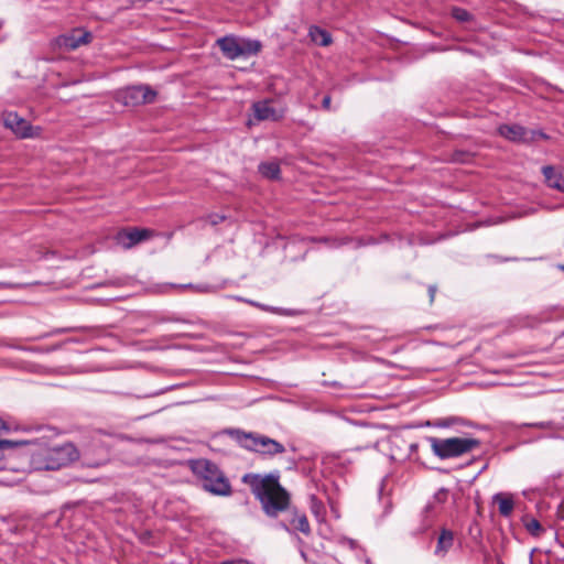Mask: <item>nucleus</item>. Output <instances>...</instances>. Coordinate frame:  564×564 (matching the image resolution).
<instances>
[{"instance_id": "1", "label": "nucleus", "mask_w": 564, "mask_h": 564, "mask_svg": "<svg viewBox=\"0 0 564 564\" xmlns=\"http://www.w3.org/2000/svg\"><path fill=\"white\" fill-rule=\"evenodd\" d=\"M241 481L250 487L251 492L260 501L262 510L268 517L275 518L280 512L290 511V525L305 535L311 533V527L305 513L295 508L290 510V494L280 484V471L274 470L267 475L248 473Z\"/></svg>"}, {"instance_id": "2", "label": "nucleus", "mask_w": 564, "mask_h": 564, "mask_svg": "<svg viewBox=\"0 0 564 564\" xmlns=\"http://www.w3.org/2000/svg\"><path fill=\"white\" fill-rule=\"evenodd\" d=\"M227 434L236 441L240 447L257 453L264 458H273L285 452V446L282 443L257 432L230 429L227 430Z\"/></svg>"}, {"instance_id": "3", "label": "nucleus", "mask_w": 564, "mask_h": 564, "mask_svg": "<svg viewBox=\"0 0 564 564\" xmlns=\"http://www.w3.org/2000/svg\"><path fill=\"white\" fill-rule=\"evenodd\" d=\"M192 470L206 491L215 496L231 495V485L217 464L208 459H197L193 462Z\"/></svg>"}, {"instance_id": "4", "label": "nucleus", "mask_w": 564, "mask_h": 564, "mask_svg": "<svg viewBox=\"0 0 564 564\" xmlns=\"http://www.w3.org/2000/svg\"><path fill=\"white\" fill-rule=\"evenodd\" d=\"M79 451L72 443L48 447L33 455L32 462L39 469L57 470L78 459Z\"/></svg>"}, {"instance_id": "5", "label": "nucleus", "mask_w": 564, "mask_h": 564, "mask_svg": "<svg viewBox=\"0 0 564 564\" xmlns=\"http://www.w3.org/2000/svg\"><path fill=\"white\" fill-rule=\"evenodd\" d=\"M432 452L440 459L459 457L479 447L480 442L473 437H427Z\"/></svg>"}, {"instance_id": "6", "label": "nucleus", "mask_w": 564, "mask_h": 564, "mask_svg": "<svg viewBox=\"0 0 564 564\" xmlns=\"http://www.w3.org/2000/svg\"><path fill=\"white\" fill-rule=\"evenodd\" d=\"M449 497V490L447 488H440L433 497L427 501L426 506L422 511L421 524L417 528V533L423 534L427 532L433 525L437 517L442 513L444 505L447 502Z\"/></svg>"}, {"instance_id": "7", "label": "nucleus", "mask_w": 564, "mask_h": 564, "mask_svg": "<svg viewBox=\"0 0 564 564\" xmlns=\"http://www.w3.org/2000/svg\"><path fill=\"white\" fill-rule=\"evenodd\" d=\"M158 93L149 85H133L118 91L117 100L127 107L152 104Z\"/></svg>"}, {"instance_id": "8", "label": "nucleus", "mask_w": 564, "mask_h": 564, "mask_svg": "<svg viewBox=\"0 0 564 564\" xmlns=\"http://www.w3.org/2000/svg\"><path fill=\"white\" fill-rule=\"evenodd\" d=\"M78 459L85 467L104 466L109 462V448L100 440H94L79 451Z\"/></svg>"}, {"instance_id": "9", "label": "nucleus", "mask_w": 564, "mask_h": 564, "mask_svg": "<svg viewBox=\"0 0 564 564\" xmlns=\"http://www.w3.org/2000/svg\"><path fill=\"white\" fill-rule=\"evenodd\" d=\"M3 124L22 139L39 137L41 132L40 127H33L26 119L12 111L3 115Z\"/></svg>"}, {"instance_id": "10", "label": "nucleus", "mask_w": 564, "mask_h": 564, "mask_svg": "<svg viewBox=\"0 0 564 564\" xmlns=\"http://www.w3.org/2000/svg\"><path fill=\"white\" fill-rule=\"evenodd\" d=\"M152 235V231L144 228H129L122 229L116 235V242L121 246L123 249H130L135 245L149 239Z\"/></svg>"}, {"instance_id": "11", "label": "nucleus", "mask_w": 564, "mask_h": 564, "mask_svg": "<svg viewBox=\"0 0 564 564\" xmlns=\"http://www.w3.org/2000/svg\"><path fill=\"white\" fill-rule=\"evenodd\" d=\"M93 35L88 31L75 29L70 33L62 34L56 39V45L67 51L78 48L80 45L88 44Z\"/></svg>"}, {"instance_id": "12", "label": "nucleus", "mask_w": 564, "mask_h": 564, "mask_svg": "<svg viewBox=\"0 0 564 564\" xmlns=\"http://www.w3.org/2000/svg\"><path fill=\"white\" fill-rule=\"evenodd\" d=\"M239 36L230 34L219 37L216 43L226 58L235 61L239 58Z\"/></svg>"}, {"instance_id": "13", "label": "nucleus", "mask_w": 564, "mask_h": 564, "mask_svg": "<svg viewBox=\"0 0 564 564\" xmlns=\"http://www.w3.org/2000/svg\"><path fill=\"white\" fill-rule=\"evenodd\" d=\"M253 113L257 120H272L278 121L282 118V113H280L275 108L271 106V101L260 100L252 105Z\"/></svg>"}, {"instance_id": "14", "label": "nucleus", "mask_w": 564, "mask_h": 564, "mask_svg": "<svg viewBox=\"0 0 564 564\" xmlns=\"http://www.w3.org/2000/svg\"><path fill=\"white\" fill-rule=\"evenodd\" d=\"M498 132L505 139L512 142H525L528 130L520 124H501Z\"/></svg>"}, {"instance_id": "15", "label": "nucleus", "mask_w": 564, "mask_h": 564, "mask_svg": "<svg viewBox=\"0 0 564 564\" xmlns=\"http://www.w3.org/2000/svg\"><path fill=\"white\" fill-rule=\"evenodd\" d=\"M453 545H454L453 531H451L446 528H442L438 539H437L436 547L434 550V555L438 556V557H445L446 554L448 553V551L453 547Z\"/></svg>"}, {"instance_id": "16", "label": "nucleus", "mask_w": 564, "mask_h": 564, "mask_svg": "<svg viewBox=\"0 0 564 564\" xmlns=\"http://www.w3.org/2000/svg\"><path fill=\"white\" fill-rule=\"evenodd\" d=\"M542 173L550 187L564 192V171L547 165L543 166Z\"/></svg>"}, {"instance_id": "17", "label": "nucleus", "mask_w": 564, "mask_h": 564, "mask_svg": "<svg viewBox=\"0 0 564 564\" xmlns=\"http://www.w3.org/2000/svg\"><path fill=\"white\" fill-rule=\"evenodd\" d=\"M262 48V44L259 40L240 37L239 40V58H248L257 55Z\"/></svg>"}, {"instance_id": "18", "label": "nucleus", "mask_w": 564, "mask_h": 564, "mask_svg": "<svg viewBox=\"0 0 564 564\" xmlns=\"http://www.w3.org/2000/svg\"><path fill=\"white\" fill-rule=\"evenodd\" d=\"M524 427L557 431L560 426L554 421H541L532 423H510V429L514 432H520Z\"/></svg>"}, {"instance_id": "19", "label": "nucleus", "mask_w": 564, "mask_h": 564, "mask_svg": "<svg viewBox=\"0 0 564 564\" xmlns=\"http://www.w3.org/2000/svg\"><path fill=\"white\" fill-rule=\"evenodd\" d=\"M258 171L263 177L269 180H279L281 174L280 164L276 161L261 162Z\"/></svg>"}, {"instance_id": "20", "label": "nucleus", "mask_w": 564, "mask_h": 564, "mask_svg": "<svg viewBox=\"0 0 564 564\" xmlns=\"http://www.w3.org/2000/svg\"><path fill=\"white\" fill-rule=\"evenodd\" d=\"M308 35L312 42H314L316 45L327 46L332 43L330 34L317 25H312L310 28Z\"/></svg>"}, {"instance_id": "21", "label": "nucleus", "mask_w": 564, "mask_h": 564, "mask_svg": "<svg viewBox=\"0 0 564 564\" xmlns=\"http://www.w3.org/2000/svg\"><path fill=\"white\" fill-rule=\"evenodd\" d=\"M558 310L557 306H549L542 310L539 314L535 316H532V322L529 323V326H536L542 323L552 322L556 318L555 312Z\"/></svg>"}, {"instance_id": "22", "label": "nucleus", "mask_w": 564, "mask_h": 564, "mask_svg": "<svg viewBox=\"0 0 564 564\" xmlns=\"http://www.w3.org/2000/svg\"><path fill=\"white\" fill-rule=\"evenodd\" d=\"M494 500L498 502L499 512L503 517H509L514 508V502L511 498L505 497L502 494H496Z\"/></svg>"}, {"instance_id": "23", "label": "nucleus", "mask_w": 564, "mask_h": 564, "mask_svg": "<svg viewBox=\"0 0 564 564\" xmlns=\"http://www.w3.org/2000/svg\"><path fill=\"white\" fill-rule=\"evenodd\" d=\"M464 420L457 416L438 417L433 421H429L427 425L436 429H448L456 424H463Z\"/></svg>"}, {"instance_id": "24", "label": "nucleus", "mask_w": 564, "mask_h": 564, "mask_svg": "<svg viewBox=\"0 0 564 564\" xmlns=\"http://www.w3.org/2000/svg\"><path fill=\"white\" fill-rule=\"evenodd\" d=\"M523 524L527 531L534 538L540 536L544 532V528L535 518L524 517Z\"/></svg>"}, {"instance_id": "25", "label": "nucleus", "mask_w": 564, "mask_h": 564, "mask_svg": "<svg viewBox=\"0 0 564 564\" xmlns=\"http://www.w3.org/2000/svg\"><path fill=\"white\" fill-rule=\"evenodd\" d=\"M452 15L459 22H469L473 20L471 13L464 8H453Z\"/></svg>"}, {"instance_id": "26", "label": "nucleus", "mask_w": 564, "mask_h": 564, "mask_svg": "<svg viewBox=\"0 0 564 564\" xmlns=\"http://www.w3.org/2000/svg\"><path fill=\"white\" fill-rule=\"evenodd\" d=\"M258 308H260L261 311H264V312L280 314V315H286V316L293 315V312L291 310L270 306V305H265L262 303H259Z\"/></svg>"}, {"instance_id": "27", "label": "nucleus", "mask_w": 564, "mask_h": 564, "mask_svg": "<svg viewBox=\"0 0 564 564\" xmlns=\"http://www.w3.org/2000/svg\"><path fill=\"white\" fill-rule=\"evenodd\" d=\"M470 153L467 152V151H463V150H458V151H455L452 156H451V160L453 162H457V163H466L470 160Z\"/></svg>"}, {"instance_id": "28", "label": "nucleus", "mask_w": 564, "mask_h": 564, "mask_svg": "<svg viewBox=\"0 0 564 564\" xmlns=\"http://www.w3.org/2000/svg\"><path fill=\"white\" fill-rule=\"evenodd\" d=\"M226 219V217L221 214H209L207 216V220L210 223V225L216 226L220 223H223Z\"/></svg>"}, {"instance_id": "29", "label": "nucleus", "mask_w": 564, "mask_h": 564, "mask_svg": "<svg viewBox=\"0 0 564 564\" xmlns=\"http://www.w3.org/2000/svg\"><path fill=\"white\" fill-rule=\"evenodd\" d=\"M18 446L17 442L10 441V440H0V451L8 449V448H14Z\"/></svg>"}, {"instance_id": "30", "label": "nucleus", "mask_w": 564, "mask_h": 564, "mask_svg": "<svg viewBox=\"0 0 564 564\" xmlns=\"http://www.w3.org/2000/svg\"><path fill=\"white\" fill-rule=\"evenodd\" d=\"M322 108L324 110H327V111L332 110V98H330L329 95H326V96L323 97V99H322Z\"/></svg>"}, {"instance_id": "31", "label": "nucleus", "mask_w": 564, "mask_h": 564, "mask_svg": "<svg viewBox=\"0 0 564 564\" xmlns=\"http://www.w3.org/2000/svg\"><path fill=\"white\" fill-rule=\"evenodd\" d=\"M219 564H252V563L246 558L239 557V558H234V560H227Z\"/></svg>"}, {"instance_id": "32", "label": "nucleus", "mask_w": 564, "mask_h": 564, "mask_svg": "<svg viewBox=\"0 0 564 564\" xmlns=\"http://www.w3.org/2000/svg\"><path fill=\"white\" fill-rule=\"evenodd\" d=\"M20 286H21V284H19V283L0 281V288H2V289H18Z\"/></svg>"}, {"instance_id": "33", "label": "nucleus", "mask_w": 564, "mask_h": 564, "mask_svg": "<svg viewBox=\"0 0 564 564\" xmlns=\"http://www.w3.org/2000/svg\"><path fill=\"white\" fill-rule=\"evenodd\" d=\"M435 292H436V286L430 285L429 286V295H430L431 303L434 301Z\"/></svg>"}, {"instance_id": "34", "label": "nucleus", "mask_w": 564, "mask_h": 564, "mask_svg": "<svg viewBox=\"0 0 564 564\" xmlns=\"http://www.w3.org/2000/svg\"><path fill=\"white\" fill-rule=\"evenodd\" d=\"M544 437H555L554 434H550V435H538V436H534L533 438L527 441L525 443H530V442H536V441H540Z\"/></svg>"}, {"instance_id": "35", "label": "nucleus", "mask_w": 564, "mask_h": 564, "mask_svg": "<svg viewBox=\"0 0 564 564\" xmlns=\"http://www.w3.org/2000/svg\"><path fill=\"white\" fill-rule=\"evenodd\" d=\"M238 301H242L245 303H248L254 307H258L259 305V302H256V301H252V300H248V299H242V297H236Z\"/></svg>"}, {"instance_id": "36", "label": "nucleus", "mask_w": 564, "mask_h": 564, "mask_svg": "<svg viewBox=\"0 0 564 564\" xmlns=\"http://www.w3.org/2000/svg\"><path fill=\"white\" fill-rule=\"evenodd\" d=\"M163 322H177V323H184V324H188L189 322L186 321V319H182V318H174V317H171V318H163L162 319Z\"/></svg>"}, {"instance_id": "37", "label": "nucleus", "mask_w": 564, "mask_h": 564, "mask_svg": "<svg viewBox=\"0 0 564 564\" xmlns=\"http://www.w3.org/2000/svg\"><path fill=\"white\" fill-rule=\"evenodd\" d=\"M324 386H329V387H335V388H340L343 387V384L338 381H324L323 382Z\"/></svg>"}, {"instance_id": "38", "label": "nucleus", "mask_w": 564, "mask_h": 564, "mask_svg": "<svg viewBox=\"0 0 564 564\" xmlns=\"http://www.w3.org/2000/svg\"><path fill=\"white\" fill-rule=\"evenodd\" d=\"M419 449V444L417 443H411L409 445V451H410V455H414V453H416Z\"/></svg>"}, {"instance_id": "39", "label": "nucleus", "mask_w": 564, "mask_h": 564, "mask_svg": "<svg viewBox=\"0 0 564 564\" xmlns=\"http://www.w3.org/2000/svg\"><path fill=\"white\" fill-rule=\"evenodd\" d=\"M2 431H9V426L7 425V423L2 419H0V433Z\"/></svg>"}, {"instance_id": "40", "label": "nucleus", "mask_w": 564, "mask_h": 564, "mask_svg": "<svg viewBox=\"0 0 564 564\" xmlns=\"http://www.w3.org/2000/svg\"><path fill=\"white\" fill-rule=\"evenodd\" d=\"M279 525H280V528H282L285 531L290 532V528H289V525L285 522H280Z\"/></svg>"}, {"instance_id": "41", "label": "nucleus", "mask_w": 564, "mask_h": 564, "mask_svg": "<svg viewBox=\"0 0 564 564\" xmlns=\"http://www.w3.org/2000/svg\"><path fill=\"white\" fill-rule=\"evenodd\" d=\"M209 288L205 286L204 289H200L202 291H207Z\"/></svg>"}, {"instance_id": "42", "label": "nucleus", "mask_w": 564, "mask_h": 564, "mask_svg": "<svg viewBox=\"0 0 564 564\" xmlns=\"http://www.w3.org/2000/svg\"><path fill=\"white\" fill-rule=\"evenodd\" d=\"M562 269L564 270V265L562 267Z\"/></svg>"}]
</instances>
